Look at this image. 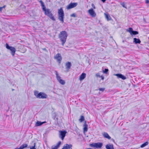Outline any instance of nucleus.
I'll use <instances>...</instances> for the list:
<instances>
[{
    "mask_svg": "<svg viewBox=\"0 0 149 149\" xmlns=\"http://www.w3.org/2000/svg\"><path fill=\"white\" fill-rule=\"evenodd\" d=\"M68 34L65 31H62L59 34L58 37L60 41L62 42V45H63L66 41Z\"/></svg>",
    "mask_w": 149,
    "mask_h": 149,
    "instance_id": "obj_1",
    "label": "nucleus"
},
{
    "mask_svg": "<svg viewBox=\"0 0 149 149\" xmlns=\"http://www.w3.org/2000/svg\"><path fill=\"white\" fill-rule=\"evenodd\" d=\"M58 19L63 23L65 17L64 11L62 8H61L58 10Z\"/></svg>",
    "mask_w": 149,
    "mask_h": 149,
    "instance_id": "obj_2",
    "label": "nucleus"
},
{
    "mask_svg": "<svg viewBox=\"0 0 149 149\" xmlns=\"http://www.w3.org/2000/svg\"><path fill=\"white\" fill-rule=\"evenodd\" d=\"M42 10L44 12L45 14L47 16L53 21H55L56 20L55 19L54 17V16H53V14L52 13L51 11H50L49 9H47L45 7L42 9Z\"/></svg>",
    "mask_w": 149,
    "mask_h": 149,
    "instance_id": "obj_3",
    "label": "nucleus"
},
{
    "mask_svg": "<svg viewBox=\"0 0 149 149\" xmlns=\"http://www.w3.org/2000/svg\"><path fill=\"white\" fill-rule=\"evenodd\" d=\"M34 94L37 98L39 99H46L47 97V95L44 92L38 93V91H35Z\"/></svg>",
    "mask_w": 149,
    "mask_h": 149,
    "instance_id": "obj_4",
    "label": "nucleus"
},
{
    "mask_svg": "<svg viewBox=\"0 0 149 149\" xmlns=\"http://www.w3.org/2000/svg\"><path fill=\"white\" fill-rule=\"evenodd\" d=\"M89 146L93 148H101L103 146V143L101 142L93 143L90 144Z\"/></svg>",
    "mask_w": 149,
    "mask_h": 149,
    "instance_id": "obj_5",
    "label": "nucleus"
},
{
    "mask_svg": "<svg viewBox=\"0 0 149 149\" xmlns=\"http://www.w3.org/2000/svg\"><path fill=\"white\" fill-rule=\"evenodd\" d=\"M6 47L7 49L10 51L11 54L13 56H14L16 51L15 48L14 47L10 46L7 43H6Z\"/></svg>",
    "mask_w": 149,
    "mask_h": 149,
    "instance_id": "obj_6",
    "label": "nucleus"
},
{
    "mask_svg": "<svg viewBox=\"0 0 149 149\" xmlns=\"http://www.w3.org/2000/svg\"><path fill=\"white\" fill-rule=\"evenodd\" d=\"M59 137L60 138L61 140H63L66 134L67 133V131L65 130H60L59 131Z\"/></svg>",
    "mask_w": 149,
    "mask_h": 149,
    "instance_id": "obj_7",
    "label": "nucleus"
},
{
    "mask_svg": "<svg viewBox=\"0 0 149 149\" xmlns=\"http://www.w3.org/2000/svg\"><path fill=\"white\" fill-rule=\"evenodd\" d=\"M127 31L129 32L132 36L135 35L139 34V32L137 31L133 30L132 28L130 27L126 30Z\"/></svg>",
    "mask_w": 149,
    "mask_h": 149,
    "instance_id": "obj_8",
    "label": "nucleus"
},
{
    "mask_svg": "<svg viewBox=\"0 0 149 149\" xmlns=\"http://www.w3.org/2000/svg\"><path fill=\"white\" fill-rule=\"evenodd\" d=\"M78 5V3L77 2L71 3L66 7V8L68 10L74 8L76 7Z\"/></svg>",
    "mask_w": 149,
    "mask_h": 149,
    "instance_id": "obj_9",
    "label": "nucleus"
},
{
    "mask_svg": "<svg viewBox=\"0 0 149 149\" xmlns=\"http://www.w3.org/2000/svg\"><path fill=\"white\" fill-rule=\"evenodd\" d=\"M88 12L92 17H95L96 16V13L93 8H91V9H89L88 10Z\"/></svg>",
    "mask_w": 149,
    "mask_h": 149,
    "instance_id": "obj_10",
    "label": "nucleus"
},
{
    "mask_svg": "<svg viewBox=\"0 0 149 149\" xmlns=\"http://www.w3.org/2000/svg\"><path fill=\"white\" fill-rule=\"evenodd\" d=\"M54 58L56 59L58 61L59 63L61 62V61L62 60V57L61 55L59 53L57 54L54 56Z\"/></svg>",
    "mask_w": 149,
    "mask_h": 149,
    "instance_id": "obj_11",
    "label": "nucleus"
},
{
    "mask_svg": "<svg viewBox=\"0 0 149 149\" xmlns=\"http://www.w3.org/2000/svg\"><path fill=\"white\" fill-rule=\"evenodd\" d=\"M65 66L66 69V71L68 72L72 66L71 63L70 62H68L66 63Z\"/></svg>",
    "mask_w": 149,
    "mask_h": 149,
    "instance_id": "obj_12",
    "label": "nucleus"
},
{
    "mask_svg": "<svg viewBox=\"0 0 149 149\" xmlns=\"http://www.w3.org/2000/svg\"><path fill=\"white\" fill-rule=\"evenodd\" d=\"M115 75L117 76L118 78H121L123 80H125L126 79V77L120 73L116 74Z\"/></svg>",
    "mask_w": 149,
    "mask_h": 149,
    "instance_id": "obj_13",
    "label": "nucleus"
},
{
    "mask_svg": "<svg viewBox=\"0 0 149 149\" xmlns=\"http://www.w3.org/2000/svg\"><path fill=\"white\" fill-rule=\"evenodd\" d=\"M72 145L71 144H66L64 145L62 149H72Z\"/></svg>",
    "mask_w": 149,
    "mask_h": 149,
    "instance_id": "obj_14",
    "label": "nucleus"
},
{
    "mask_svg": "<svg viewBox=\"0 0 149 149\" xmlns=\"http://www.w3.org/2000/svg\"><path fill=\"white\" fill-rule=\"evenodd\" d=\"M83 132L84 133L88 131V125L86 124V121H85L83 125Z\"/></svg>",
    "mask_w": 149,
    "mask_h": 149,
    "instance_id": "obj_15",
    "label": "nucleus"
},
{
    "mask_svg": "<svg viewBox=\"0 0 149 149\" xmlns=\"http://www.w3.org/2000/svg\"><path fill=\"white\" fill-rule=\"evenodd\" d=\"M86 74L85 73H82L80 75L79 77V80L81 81L84 80L86 77Z\"/></svg>",
    "mask_w": 149,
    "mask_h": 149,
    "instance_id": "obj_16",
    "label": "nucleus"
},
{
    "mask_svg": "<svg viewBox=\"0 0 149 149\" xmlns=\"http://www.w3.org/2000/svg\"><path fill=\"white\" fill-rule=\"evenodd\" d=\"M61 144V141H59L56 145L55 146H52L51 149H58V148L60 147Z\"/></svg>",
    "mask_w": 149,
    "mask_h": 149,
    "instance_id": "obj_17",
    "label": "nucleus"
},
{
    "mask_svg": "<svg viewBox=\"0 0 149 149\" xmlns=\"http://www.w3.org/2000/svg\"><path fill=\"white\" fill-rule=\"evenodd\" d=\"M45 123H46V122L45 121L41 122V121H38L35 124V126L36 127L40 126Z\"/></svg>",
    "mask_w": 149,
    "mask_h": 149,
    "instance_id": "obj_18",
    "label": "nucleus"
},
{
    "mask_svg": "<svg viewBox=\"0 0 149 149\" xmlns=\"http://www.w3.org/2000/svg\"><path fill=\"white\" fill-rule=\"evenodd\" d=\"M105 147L106 149H114L113 144H107Z\"/></svg>",
    "mask_w": 149,
    "mask_h": 149,
    "instance_id": "obj_19",
    "label": "nucleus"
},
{
    "mask_svg": "<svg viewBox=\"0 0 149 149\" xmlns=\"http://www.w3.org/2000/svg\"><path fill=\"white\" fill-rule=\"evenodd\" d=\"M105 17L108 21L112 20V19L108 13H105Z\"/></svg>",
    "mask_w": 149,
    "mask_h": 149,
    "instance_id": "obj_20",
    "label": "nucleus"
},
{
    "mask_svg": "<svg viewBox=\"0 0 149 149\" xmlns=\"http://www.w3.org/2000/svg\"><path fill=\"white\" fill-rule=\"evenodd\" d=\"M133 42L134 43L136 44H140L141 42V41L140 39L139 38H134L133 39Z\"/></svg>",
    "mask_w": 149,
    "mask_h": 149,
    "instance_id": "obj_21",
    "label": "nucleus"
},
{
    "mask_svg": "<svg viewBox=\"0 0 149 149\" xmlns=\"http://www.w3.org/2000/svg\"><path fill=\"white\" fill-rule=\"evenodd\" d=\"M103 136L104 138L107 139H111V137L107 132H104L103 134Z\"/></svg>",
    "mask_w": 149,
    "mask_h": 149,
    "instance_id": "obj_22",
    "label": "nucleus"
},
{
    "mask_svg": "<svg viewBox=\"0 0 149 149\" xmlns=\"http://www.w3.org/2000/svg\"><path fill=\"white\" fill-rule=\"evenodd\" d=\"M28 146V145L27 144H23L20 147V149H23L27 147Z\"/></svg>",
    "mask_w": 149,
    "mask_h": 149,
    "instance_id": "obj_23",
    "label": "nucleus"
},
{
    "mask_svg": "<svg viewBox=\"0 0 149 149\" xmlns=\"http://www.w3.org/2000/svg\"><path fill=\"white\" fill-rule=\"evenodd\" d=\"M39 2L41 4V6H42V10L45 8L46 7L45 6L44 4L42 1L41 0H40L39 1Z\"/></svg>",
    "mask_w": 149,
    "mask_h": 149,
    "instance_id": "obj_24",
    "label": "nucleus"
},
{
    "mask_svg": "<svg viewBox=\"0 0 149 149\" xmlns=\"http://www.w3.org/2000/svg\"><path fill=\"white\" fill-rule=\"evenodd\" d=\"M55 72H56V77L57 79L58 80V81L60 80H61V77L60 76H59L58 75V74L57 71H56Z\"/></svg>",
    "mask_w": 149,
    "mask_h": 149,
    "instance_id": "obj_25",
    "label": "nucleus"
},
{
    "mask_svg": "<svg viewBox=\"0 0 149 149\" xmlns=\"http://www.w3.org/2000/svg\"><path fill=\"white\" fill-rule=\"evenodd\" d=\"M148 144V142L147 141L146 142L143 143L140 146L141 147L143 148L147 145Z\"/></svg>",
    "mask_w": 149,
    "mask_h": 149,
    "instance_id": "obj_26",
    "label": "nucleus"
},
{
    "mask_svg": "<svg viewBox=\"0 0 149 149\" xmlns=\"http://www.w3.org/2000/svg\"><path fill=\"white\" fill-rule=\"evenodd\" d=\"M109 70L107 68H105L104 70H102L103 72L105 74H108Z\"/></svg>",
    "mask_w": 149,
    "mask_h": 149,
    "instance_id": "obj_27",
    "label": "nucleus"
},
{
    "mask_svg": "<svg viewBox=\"0 0 149 149\" xmlns=\"http://www.w3.org/2000/svg\"><path fill=\"white\" fill-rule=\"evenodd\" d=\"M85 120L84 117L83 116H81L80 118L79 119V121L80 122H82Z\"/></svg>",
    "mask_w": 149,
    "mask_h": 149,
    "instance_id": "obj_28",
    "label": "nucleus"
},
{
    "mask_svg": "<svg viewBox=\"0 0 149 149\" xmlns=\"http://www.w3.org/2000/svg\"><path fill=\"white\" fill-rule=\"evenodd\" d=\"M58 81L62 85H64L65 84V81L62 79Z\"/></svg>",
    "mask_w": 149,
    "mask_h": 149,
    "instance_id": "obj_29",
    "label": "nucleus"
},
{
    "mask_svg": "<svg viewBox=\"0 0 149 149\" xmlns=\"http://www.w3.org/2000/svg\"><path fill=\"white\" fill-rule=\"evenodd\" d=\"M120 5L122 6L124 8H127L126 6L125 5V3L124 2H121Z\"/></svg>",
    "mask_w": 149,
    "mask_h": 149,
    "instance_id": "obj_30",
    "label": "nucleus"
},
{
    "mask_svg": "<svg viewBox=\"0 0 149 149\" xmlns=\"http://www.w3.org/2000/svg\"><path fill=\"white\" fill-rule=\"evenodd\" d=\"M36 145V143H34L33 146H32V147H30V149H36L35 148Z\"/></svg>",
    "mask_w": 149,
    "mask_h": 149,
    "instance_id": "obj_31",
    "label": "nucleus"
},
{
    "mask_svg": "<svg viewBox=\"0 0 149 149\" xmlns=\"http://www.w3.org/2000/svg\"><path fill=\"white\" fill-rule=\"evenodd\" d=\"M105 89V88H100L99 89V90L100 91H103Z\"/></svg>",
    "mask_w": 149,
    "mask_h": 149,
    "instance_id": "obj_32",
    "label": "nucleus"
},
{
    "mask_svg": "<svg viewBox=\"0 0 149 149\" xmlns=\"http://www.w3.org/2000/svg\"><path fill=\"white\" fill-rule=\"evenodd\" d=\"M70 16L72 17H76V15L75 13H73L70 15Z\"/></svg>",
    "mask_w": 149,
    "mask_h": 149,
    "instance_id": "obj_33",
    "label": "nucleus"
},
{
    "mask_svg": "<svg viewBox=\"0 0 149 149\" xmlns=\"http://www.w3.org/2000/svg\"><path fill=\"white\" fill-rule=\"evenodd\" d=\"M96 76L97 77H98L100 78L101 76L100 75V74L99 73H98L96 74Z\"/></svg>",
    "mask_w": 149,
    "mask_h": 149,
    "instance_id": "obj_34",
    "label": "nucleus"
},
{
    "mask_svg": "<svg viewBox=\"0 0 149 149\" xmlns=\"http://www.w3.org/2000/svg\"><path fill=\"white\" fill-rule=\"evenodd\" d=\"M145 3L147 4H149V0H146Z\"/></svg>",
    "mask_w": 149,
    "mask_h": 149,
    "instance_id": "obj_35",
    "label": "nucleus"
},
{
    "mask_svg": "<svg viewBox=\"0 0 149 149\" xmlns=\"http://www.w3.org/2000/svg\"><path fill=\"white\" fill-rule=\"evenodd\" d=\"M100 78H101V79L103 80L104 79V77L103 75H101Z\"/></svg>",
    "mask_w": 149,
    "mask_h": 149,
    "instance_id": "obj_36",
    "label": "nucleus"
},
{
    "mask_svg": "<svg viewBox=\"0 0 149 149\" xmlns=\"http://www.w3.org/2000/svg\"><path fill=\"white\" fill-rule=\"evenodd\" d=\"M92 7L94 8V9H95V6H94V4H93V3L92 4Z\"/></svg>",
    "mask_w": 149,
    "mask_h": 149,
    "instance_id": "obj_37",
    "label": "nucleus"
},
{
    "mask_svg": "<svg viewBox=\"0 0 149 149\" xmlns=\"http://www.w3.org/2000/svg\"><path fill=\"white\" fill-rule=\"evenodd\" d=\"M3 7H1L0 6V11L1 12L2 10V9H3Z\"/></svg>",
    "mask_w": 149,
    "mask_h": 149,
    "instance_id": "obj_38",
    "label": "nucleus"
},
{
    "mask_svg": "<svg viewBox=\"0 0 149 149\" xmlns=\"http://www.w3.org/2000/svg\"><path fill=\"white\" fill-rule=\"evenodd\" d=\"M106 0H101V1H102L103 3H104Z\"/></svg>",
    "mask_w": 149,
    "mask_h": 149,
    "instance_id": "obj_39",
    "label": "nucleus"
},
{
    "mask_svg": "<svg viewBox=\"0 0 149 149\" xmlns=\"http://www.w3.org/2000/svg\"><path fill=\"white\" fill-rule=\"evenodd\" d=\"M6 6L4 5L3 7H3V8H5Z\"/></svg>",
    "mask_w": 149,
    "mask_h": 149,
    "instance_id": "obj_40",
    "label": "nucleus"
},
{
    "mask_svg": "<svg viewBox=\"0 0 149 149\" xmlns=\"http://www.w3.org/2000/svg\"><path fill=\"white\" fill-rule=\"evenodd\" d=\"M111 140H112L114 142V139H111Z\"/></svg>",
    "mask_w": 149,
    "mask_h": 149,
    "instance_id": "obj_41",
    "label": "nucleus"
},
{
    "mask_svg": "<svg viewBox=\"0 0 149 149\" xmlns=\"http://www.w3.org/2000/svg\"><path fill=\"white\" fill-rule=\"evenodd\" d=\"M43 49L44 50H45V51H47V50H46V49L45 48Z\"/></svg>",
    "mask_w": 149,
    "mask_h": 149,
    "instance_id": "obj_42",
    "label": "nucleus"
},
{
    "mask_svg": "<svg viewBox=\"0 0 149 149\" xmlns=\"http://www.w3.org/2000/svg\"><path fill=\"white\" fill-rule=\"evenodd\" d=\"M88 64H90V61H88Z\"/></svg>",
    "mask_w": 149,
    "mask_h": 149,
    "instance_id": "obj_43",
    "label": "nucleus"
},
{
    "mask_svg": "<svg viewBox=\"0 0 149 149\" xmlns=\"http://www.w3.org/2000/svg\"><path fill=\"white\" fill-rule=\"evenodd\" d=\"M15 149H20L19 148H15Z\"/></svg>",
    "mask_w": 149,
    "mask_h": 149,
    "instance_id": "obj_44",
    "label": "nucleus"
},
{
    "mask_svg": "<svg viewBox=\"0 0 149 149\" xmlns=\"http://www.w3.org/2000/svg\"><path fill=\"white\" fill-rule=\"evenodd\" d=\"M56 115H55V116L54 117V119H55V118H56Z\"/></svg>",
    "mask_w": 149,
    "mask_h": 149,
    "instance_id": "obj_45",
    "label": "nucleus"
},
{
    "mask_svg": "<svg viewBox=\"0 0 149 149\" xmlns=\"http://www.w3.org/2000/svg\"><path fill=\"white\" fill-rule=\"evenodd\" d=\"M12 91H14V89H12Z\"/></svg>",
    "mask_w": 149,
    "mask_h": 149,
    "instance_id": "obj_46",
    "label": "nucleus"
},
{
    "mask_svg": "<svg viewBox=\"0 0 149 149\" xmlns=\"http://www.w3.org/2000/svg\"><path fill=\"white\" fill-rule=\"evenodd\" d=\"M125 42V41H124V40H123V42Z\"/></svg>",
    "mask_w": 149,
    "mask_h": 149,
    "instance_id": "obj_47",
    "label": "nucleus"
},
{
    "mask_svg": "<svg viewBox=\"0 0 149 149\" xmlns=\"http://www.w3.org/2000/svg\"><path fill=\"white\" fill-rule=\"evenodd\" d=\"M56 119L57 120L58 119V118H56Z\"/></svg>",
    "mask_w": 149,
    "mask_h": 149,
    "instance_id": "obj_48",
    "label": "nucleus"
},
{
    "mask_svg": "<svg viewBox=\"0 0 149 149\" xmlns=\"http://www.w3.org/2000/svg\"><path fill=\"white\" fill-rule=\"evenodd\" d=\"M1 55V53H0V55Z\"/></svg>",
    "mask_w": 149,
    "mask_h": 149,
    "instance_id": "obj_49",
    "label": "nucleus"
}]
</instances>
